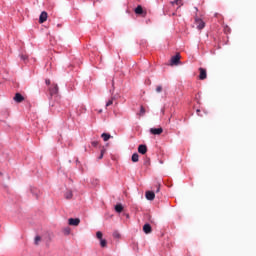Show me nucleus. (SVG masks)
<instances>
[{"instance_id":"6e6552de","label":"nucleus","mask_w":256,"mask_h":256,"mask_svg":"<svg viewBox=\"0 0 256 256\" xmlns=\"http://www.w3.org/2000/svg\"><path fill=\"white\" fill-rule=\"evenodd\" d=\"M150 133L151 135H161V133H163V128H151Z\"/></svg>"},{"instance_id":"0eeeda50","label":"nucleus","mask_w":256,"mask_h":256,"mask_svg":"<svg viewBox=\"0 0 256 256\" xmlns=\"http://www.w3.org/2000/svg\"><path fill=\"white\" fill-rule=\"evenodd\" d=\"M14 101L16 103H23V101H25V97H23V95H21V93H16L14 96Z\"/></svg>"},{"instance_id":"cd10ccee","label":"nucleus","mask_w":256,"mask_h":256,"mask_svg":"<svg viewBox=\"0 0 256 256\" xmlns=\"http://www.w3.org/2000/svg\"><path fill=\"white\" fill-rule=\"evenodd\" d=\"M20 57H21L22 61H27V59H28V56L25 54H22Z\"/></svg>"},{"instance_id":"f03ea898","label":"nucleus","mask_w":256,"mask_h":256,"mask_svg":"<svg viewBox=\"0 0 256 256\" xmlns=\"http://www.w3.org/2000/svg\"><path fill=\"white\" fill-rule=\"evenodd\" d=\"M179 63H181V54L178 53L171 58L170 65H179Z\"/></svg>"},{"instance_id":"a211bd4d","label":"nucleus","mask_w":256,"mask_h":256,"mask_svg":"<svg viewBox=\"0 0 256 256\" xmlns=\"http://www.w3.org/2000/svg\"><path fill=\"white\" fill-rule=\"evenodd\" d=\"M139 115H140V117H143V115H145V107H143V106L140 107Z\"/></svg>"},{"instance_id":"7c9ffc66","label":"nucleus","mask_w":256,"mask_h":256,"mask_svg":"<svg viewBox=\"0 0 256 256\" xmlns=\"http://www.w3.org/2000/svg\"><path fill=\"white\" fill-rule=\"evenodd\" d=\"M92 145H93V147H97V145H99V143L98 142H92Z\"/></svg>"},{"instance_id":"c85d7f7f","label":"nucleus","mask_w":256,"mask_h":256,"mask_svg":"<svg viewBox=\"0 0 256 256\" xmlns=\"http://www.w3.org/2000/svg\"><path fill=\"white\" fill-rule=\"evenodd\" d=\"M181 5V0H174V2H172V5Z\"/></svg>"},{"instance_id":"bb28decb","label":"nucleus","mask_w":256,"mask_h":256,"mask_svg":"<svg viewBox=\"0 0 256 256\" xmlns=\"http://www.w3.org/2000/svg\"><path fill=\"white\" fill-rule=\"evenodd\" d=\"M64 233L65 235H69V233H71V228H65Z\"/></svg>"},{"instance_id":"b1692460","label":"nucleus","mask_w":256,"mask_h":256,"mask_svg":"<svg viewBox=\"0 0 256 256\" xmlns=\"http://www.w3.org/2000/svg\"><path fill=\"white\" fill-rule=\"evenodd\" d=\"M40 242H41V236H36L35 237V245H39Z\"/></svg>"},{"instance_id":"1a4fd4ad","label":"nucleus","mask_w":256,"mask_h":256,"mask_svg":"<svg viewBox=\"0 0 256 256\" xmlns=\"http://www.w3.org/2000/svg\"><path fill=\"white\" fill-rule=\"evenodd\" d=\"M138 153H141V155H145V153H147V145H144V144L139 145Z\"/></svg>"},{"instance_id":"72a5a7b5","label":"nucleus","mask_w":256,"mask_h":256,"mask_svg":"<svg viewBox=\"0 0 256 256\" xmlns=\"http://www.w3.org/2000/svg\"><path fill=\"white\" fill-rule=\"evenodd\" d=\"M156 193H159V188H157Z\"/></svg>"},{"instance_id":"2eb2a0df","label":"nucleus","mask_w":256,"mask_h":256,"mask_svg":"<svg viewBox=\"0 0 256 256\" xmlns=\"http://www.w3.org/2000/svg\"><path fill=\"white\" fill-rule=\"evenodd\" d=\"M132 161H133V163H137L139 161V154L134 153L132 155Z\"/></svg>"},{"instance_id":"4be33fe9","label":"nucleus","mask_w":256,"mask_h":256,"mask_svg":"<svg viewBox=\"0 0 256 256\" xmlns=\"http://www.w3.org/2000/svg\"><path fill=\"white\" fill-rule=\"evenodd\" d=\"M115 98H111L110 100H108V102L106 103V107H111V105L113 104Z\"/></svg>"},{"instance_id":"423d86ee","label":"nucleus","mask_w":256,"mask_h":256,"mask_svg":"<svg viewBox=\"0 0 256 256\" xmlns=\"http://www.w3.org/2000/svg\"><path fill=\"white\" fill-rule=\"evenodd\" d=\"M134 11L136 15H143V17L147 15V12L143 11V7L141 5H138Z\"/></svg>"},{"instance_id":"20e7f679","label":"nucleus","mask_w":256,"mask_h":256,"mask_svg":"<svg viewBox=\"0 0 256 256\" xmlns=\"http://www.w3.org/2000/svg\"><path fill=\"white\" fill-rule=\"evenodd\" d=\"M199 73L200 81H205L207 79V70L205 68H199Z\"/></svg>"},{"instance_id":"c756f323","label":"nucleus","mask_w":256,"mask_h":256,"mask_svg":"<svg viewBox=\"0 0 256 256\" xmlns=\"http://www.w3.org/2000/svg\"><path fill=\"white\" fill-rule=\"evenodd\" d=\"M45 83H46V85H50L51 86V80L50 79H46Z\"/></svg>"},{"instance_id":"f704fd0d","label":"nucleus","mask_w":256,"mask_h":256,"mask_svg":"<svg viewBox=\"0 0 256 256\" xmlns=\"http://www.w3.org/2000/svg\"><path fill=\"white\" fill-rule=\"evenodd\" d=\"M3 175V173L0 172V176Z\"/></svg>"},{"instance_id":"5701e85b","label":"nucleus","mask_w":256,"mask_h":256,"mask_svg":"<svg viewBox=\"0 0 256 256\" xmlns=\"http://www.w3.org/2000/svg\"><path fill=\"white\" fill-rule=\"evenodd\" d=\"M113 237H114V239H119L121 237V234H119V232L115 231L113 233Z\"/></svg>"},{"instance_id":"f8f14e48","label":"nucleus","mask_w":256,"mask_h":256,"mask_svg":"<svg viewBox=\"0 0 256 256\" xmlns=\"http://www.w3.org/2000/svg\"><path fill=\"white\" fill-rule=\"evenodd\" d=\"M143 231L144 233H146V235H149V233L153 231V229L151 228V224H145L143 226Z\"/></svg>"},{"instance_id":"a878e982","label":"nucleus","mask_w":256,"mask_h":256,"mask_svg":"<svg viewBox=\"0 0 256 256\" xmlns=\"http://www.w3.org/2000/svg\"><path fill=\"white\" fill-rule=\"evenodd\" d=\"M31 192L33 193V195H35L36 199H39V194L37 193L36 189H32Z\"/></svg>"},{"instance_id":"393cba45","label":"nucleus","mask_w":256,"mask_h":256,"mask_svg":"<svg viewBox=\"0 0 256 256\" xmlns=\"http://www.w3.org/2000/svg\"><path fill=\"white\" fill-rule=\"evenodd\" d=\"M161 91H163V86L158 85V86L156 87V93H161Z\"/></svg>"},{"instance_id":"6ab92c4d","label":"nucleus","mask_w":256,"mask_h":256,"mask_svg":"<svg viewBox=\"0 0 256 256\" xmlns=\"http://www.w3.org/2000/svg\"><path fill=\"white\" fill-rule=\"evenodd\" d=\"M107 150L105 149V148H102L101 149V152H100V156L98 157V159H103V155H105V152H106Z\"/></svg>"},{"instance_id":"aec40b11","label":"nucleus","mask_w":256,"mask_h":256,"mask_svg":"<svg viewBox=\"0 0 256 256\" xmlns=\"http://www.w3.org/2000/svg\"><path fill=\"white\" fill-rule=\"evenodd\" d=\"M100 245H101V247H107V240L101 239L100 240Z\"/></svg>"},{"instance_id":"f3484780","label":"nucleus","mask_w":256,"mask_h":256,"mask_svg":"<svg viewBox=\"0 0 256 256\" xmlns=\"http://www.w3.org/2000/svg\"><path fill=\"white\" fill-rule=\"evenodd\" d=\"M79 111L80 113H85V111H87V108L85 107V105H81L79 106Z\"/></svg>"},{"instance_id":"4468645a","label":"nucleus","mask_w":256,"mask_h":256,"mask_svg":"<svg viewBox=\"0 0 256 256\" xmlns=\"http://www.w3.org/2000/svg\"><path fill=\"white\" fill-rule=\"evenodd\" d=\"M101 137H102L103 141H109V139H111L112 136H110V134H108V133H103L101 135Z\"/></svg>"},{"instance_id":"9b49d317","label":"nucleus","mask_w":256,"mask_h":256,"mask_svg":"<svg viewBox=\"0 0 256 256\" xmlns=\"http://www.w3.org/2000/svg\"><path fill=\"white\" fill-rule=\"evenodd\" d=\"M47 17V12L43 11L39 17V23H45V21H47Z\"/></svg>"},{"instance_id":"7ed1b4c3","label":"nucleus","mask_w":256,"mask_h":256,"mask_svg":"<svg viewBox=\"0 0 256 256\" xmlns=\"http://www.w3.org/2000/svg\"><path fill=\"white\" fill-rule=\"evenodd\" d=\"M79 223H81V219H79V218H69L68 219V225H71L72 227H78Z\"/></svg>"},{"instance_id":"dca6fc26","label":"nucleus","mask_w":256,"mask_h":256,"mask_svg":"<svg viewBox=\"0 0 256 256\" xmlns=\"http://www.w3.org/2000/svg\"><path fill=\"white\" fill-rule=\"evenodd\" d=\"M73 198V192L68 191L65 193V199H72Z\"/></svg>"},{"instance_id":"473e14b6","label":"nucleus","mask_w":256,"mask_h":256,"mask_svg":"<svg viewBox=\"0 0 256 256\" xmlns=\"http://www.w3.org/2000/svg\"><path fill=\"white\" fill-rule=\"evenodd\" d=\"M197 113H201V110L198 109V110H197Z\"/></svg>"},{"instance_id":"2f4dec72","label":"nucleus","mask_w":256,"mask_h":256,"mask_svg":"<svg viewBox=\"0 0 256 256\" xmlns=\"http://www.w3.org/2000/svg\"><path fill=\"white\" fill-rule=\"evenodd\" d=\"M98 113H103V110H99Z\"/></svg>"},{"instance_id":"f257e3e1","label":"nucleus","mask_w":256,"mask_h":256,"mask_svg":"<svg viewBox=\"0 0 256 256\" xmlns=\"http://www.w3.org/2000/svg\"><path fill=\"white\" fill-rule=\"evenodd\" d=\"M48 91H49L50 97H53L57 95V93H59V86L53 83L49 86Z\"/></svg>"},{"instance_id":"9d476101","label":"nucleus","mask_w":256,"mask_h":256,"mask_svg":"<svg viewBox=\"0 0 256 256\" xmlns=\"http://www.w3.org/2000/svg\"><path fill=\"white\" fill-rule=\"evenodd\" d=\"M146 199L148 201H153L155 199V192L153 191H147L146 192Z\"/></svg>"},{"instance_id":"412c9836","label":"nucleus","mask_w":256,"mask_h":256,"mask_svg":"<svg viewBox=\"0 0 256 256\" xmlns=\"http://www.w3.org/2000/svg\"><path fill=\"white\" fill-rule=\"evenodd\" d=\"M96 237H97V239H100V241H101V239H103V233L101 231H98L96 233Z\"/></svg>"},{"instance_id":"39448f33","label":"nucleus","mask_w":256,"mask_h":256,"mask_svg":"<svg viewBox=\"0 0 256 256\" xmlns=\"http://www.w3.org/2000/svg\"><path fill=\"white\" fill-rule=\"evenodd\" d=\"M195 24L197 25V29L201 31V29H205V23L201 18H195Z\"/></svg>"},{"instance_id":"ddd939ff","label":"nucleus","mask_w":256,"mask_h":256,"mask_svg":"<svg viewBox=\"0 0 256 256\" xmlns=\"http://www.w3.org/2000/svg\"><path fill=\"white\" fill-rule=\"evenodd\" d=\"M115 211H116V213H122L123 212V205L122 204H117L115 206Z\"/></svg>"}]
</instances>
